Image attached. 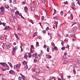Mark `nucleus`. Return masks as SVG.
Here are the masks:
<instances>
[{"mask_svg": "<svg viewBox=\"0 0 80 80\" xmlns=\"http://www.w3.org/2000/svg\"><path fill=\"white\" fill-rule=\"evenodd\" d=\"M75 5L74 3H73L72 4V7H75Z\"/></svg>", "mask_w": 80, "mask_h": 80, "instance_id": "603ef678", "label": "nucleus"}, {"mask_svg": "<svg viewBox=\"0 0 80 80\" xmlns=\"http://www.w3.org/2000/svg\"><path fill=\"white\" fill-rule=\"evenodd\" d=\"M10 45V43L9 42H7L6 43V47H8Z\"/></svg>", "mask_w": 80, "mask_h": 80, "instance_id": "4be33fe9", "label": "nucleus"}, {"mask_svg": "<svg viewBox=\"0 0 80 80\" xmlns=\"http://www.w3.org/2000/svg\"><path fill=\"white\" fill-rule=\"evenodd\" d=\"M37 60L36 59H35L34 60V62H35V63H37Z\"/></svg>", "mask_w": 80, "mask_h": 80, "instance_id": "c9c22d12", "label": "nucleus"}, {"mask_svg": "<svg viewBox=\"0 0 80 80\" xmlns=\"http://www.w3.org/2000/svg\"><path fill=\"white\" fill-rule=\"evenodd\" d=\"M1 11L0 12V14L1 15H4V11Z\"/></svg>", "mask_w": 80, "mask_h": 80, "instance_id": "ddd939ff", "label": "nucleus"}, {"mask_svg": "<svg viewBox=\"0 0 80 80\" xmlns=\"http://www.w3.org/2000/svg\"><path fill=\"white\" fill-rule=\"evenodd\" d=\"M73 72L75 74H76V71H75V69H74L73 70Z\"/></svg>", "mask_w": 80, "mask_h": 80, "instance_id": "de8ad7c7", "label": "nucleus"}, {"mask_svg": "<svg viewBox=\"0 0 80 80\" xmlns=\"http://www.w3.org/2000/svg\"><path fill=\"white\" fill-rule=\"evenodd\" d=\"M17 30L18 31H21V26H20V25H18V28L17 29Z\"/></svg>", "mask_w": 80, "mask_h": 80, "instance_id": "7ed1b4c3", "label": "nucleus"}, {"mask_svg": "<svg viewBox=\"0 0 80 80\" xmlns=\"http://www.w3.org/2000/svg\"><path fill=\"white\" fill-rule=\"evenodd\" d=\"M12 0H9V1H8V2H9V3H12Z\"/></svg>", "mask_w": 80, "mask_h": 80, "instance_id": "3c124183", "label": "nucleus"}, {"mask_svg": "<svg viewBox=\"0 0 80 80\" xmlns=\"http://www.w3.org/2000/svg\"><path fill=\"white\" fill-rule=\"evenodd\" d=\"M63 64H67L68 63V61L66 60H64L63 62Z\"/></svg>", "mask_w": 80, "mask_h": 80, "instance_id": "4468645a", "label": "nucleus"}, {"mask_svg": "<svg viewBox=\"0 0 80 80\" xmlns=\"http://www.w3.org/2000/svg\"><path fill=\"white\" fill-rule=\"evenodd\" d=\"M37 35V32H36L35 33L33 34V38H34L35 37H36Z\"/></svg>", "mask_w": 80, "mask_h": 80, "instance_id": "dca6fc26", "label": "nucleus"}, {"mask_svg": "<svg viewBox=\"0 0 80 80\" xmlns=\"http://www.w3.org/2000/svg\"><path fill=\"white\" fill-rule=\"evenodd\" d=\"M20 74L22 76V78H23V77H25V76H23V75L21 74V73H20Z\"/></svg>", "mask_w": 80, "mask_h": 80, "instance_id": "69168bd1", "label": "nucleus"}, {"mask_svg": "<svg viewBox=\"0 0 80 80\" xmlns=\"http://www.w3.org/2000/svg\"><path fill=\"white\" fill-rule=\"evenodd\" d=\"M62 50H65V47H62V48H61Z\"/></svg>", "mask_w": 80, "mask_h": 80, "instance_id": "f704fd0d", "label": "nucleus"}, {"mask_svg": "<svg viewBox=\"0 0 80 80\" xmlns=\"http://www.w3.org/2000/svg\"><path fill=\"white\" fill-rule=\"evenodd\" d=\"M71 18L73 19V15L72 14H71L70 15Z\"/></svg>", "mask_w": 80, "mask_h": 80, "instance_id": "c756f323", "label": "nucleus"}, {"mask_svg": "<svg viewBox=\"0 0 80 80\" xmlns=\"http://www.w3.org/2000/svg\"><path fill=\"white\" fill-rule=\"evenodd\" d=\"M30 22L32 23V24H33L34 23H33V21L32 20H30Z\"/></svg>", "mask_w": 80, "mask_h": 80, "instance_id": "79ce46f5", "label": "nucleus"}, {"mask_svg": "<svg viewBox=\"0 0 80 80\" xmlns=\"http://www.w3.org/2000/svg\"><path fill=\"white\" fill-rule=\"evenodd\" d=\"M36 45H37V46H38L39 45V43H38V42H36Z\"/></svg>", "mask_w": 80, "mask_h": 80, "instance_id": "052dcab7", "label": "nucleus"}, {"mask_svg": "<svg viewBox=\"0 0 80 80\" xmlns=\"http://www.w3.org/2000/svg\"><path fill=\"white\" fill-rule=\"evenodd\" d=\"M14 35L16 38H17V40H19V38H18V36H17V34L16 33H14Z\"/></svg>", "mask_w": 80, "mask_h": 80, "instance_id": "6ab92c4d", "label": "nucleus"}, {"mask_svg": "<svg viewBox=\"0 0 80 80\" xmlns=\"http://www.w3.org/2000/svg\"><path fill=\"white\" fill-rule=\"evenodd\" d=\"M0 64H1V65H2V66H3L4 67H5V65H7V64L4 62H1L0 63Z\"/></svg>", "mask_w": 80, "mask_h": 80, "instance_id": "f03ea898", "label": "nucleus"}, {"mask_svg": "<svg viewBox=\"0 0 80 80\" xmlns=\"http://www.w3.org/2000/svg\"><path fill=\"white\" fill-rule=\"evenodd\" d=\"M20 15V16H21V18H22L23 19H25V18H24V17H23V16H22V15L21 14H20V15Z\"/></svg>", "mask_w": 80, "mask_h": 80, "instance_id": "ea45409f", "label": "nucleus"}, {"mask_svg": "<svg viewBox=\"0 0 80 80\" xmlns=\"http://www.w3.org/2000/svg\"><path fill=\"white\" fill-rule=\"evenodd\" d=\"M40 71L38 69H37L36 71V73L37 75H38V74L40 73Z\"/></svg>", "mask_w": 80, "mask_h": 80, "instance_id": "f257e3e1", "label": "nucleus"}, {"mask_svg": "<svg viewBox=\"0 0 80 80\" xmlns=\"http://www.w3.org/2000/svg\"><path fill=\"white\" fill-rule=\"evenodd\" d=\"M63 58L64 59H66L67 58V57L65 56H64Z\"/></svg>", "mask_w": 80, "mask_h": 80, "instance_id": "37998d69", "label": "nucleus"}, {"mask_svg": "<svg viewBox=\"0 0 80 80\" xmlns=\"http://www.w3.org/2000/svg\"><path fill=\"white\" fill-rule=\"evenodd\" d=\"M31 48L32 49H33V48H34V46H33V45H31Z\"/></svg>", "mask_w": 80, "mask_h": 80, "instance_id": "72a5a7b5", "label": "nucleus"}, {"mask_svg": "<svg viewBox=\"0 0 80 80\" xmlns=\"http://www.w3.org/2000/svg\"><path fill=\"white\" fill-rule=\"evenodd\" d=\"M69 47H70V46H69V45H67V47H65V48H68L69 49Z\"/></svg>", "mask_w": 80, "mask_h": 80, "instance_id": "0e129e2a", "label": "nucleus"}, {"mask_svg": "<svg viewBox=\"0 0 80 80\" xmlns=\"http://www.w3.org/2000/svg\"><path fill=\"white\" fill-rule=\"evenodd\" d=\"M73 67H75V68L76 67H77V65H76V64H73Z\"/></svg>", "mask_w": 80, "mask_h": 80, "instance_id": "774afa93", "label": "nucleus"}, {"mask_svg": "<svg viewBox=\"0 0 80 80\" xmlns=\"http://www.w3.org/2000/svg\"><path fill=\"white\" fill-rule=\"evenodd\" d=\"M44 19H45V18L43 16H42V20H44Z\"/></svg>", "mask_w": 80, "mask_h": 80, "instance_id": "13d9d810", "label": "nucleus"}, {"mask_svg": "<svg viewBox=\"0 0 80 80\" xmlns=\"http://www.w3.org/2000/svg\"><path fill=\"white\" fill-rule=\"evenodd\" d=\"M9 73H10V74H13V73H15V72L13 70H11L9 71Z\"/></svg>", "mask_w": 80, "mask_h": 80, "instance_id": "6e6552de", "label": "nucleus"}, {"mask_svg": "<svg viewBox=\"0 0 80 80\" xmlns=\"http://www.w3.org/2000/svg\"><path fill=\"white\" fill-rule=\"evenodd\" d=\"M4 29L6 30H8V28H7V27H5L4 28Z\"/></svg>", "mask_w": 80, "mask_h": 80, "instance_id": "6e6d98bb", "label": "nucleus"}, {"mask_svg": "<svg viewBox=\"0 0 80 80\" xmlns=\"http://www.w3.org/2000/svg\"><path fill=\"white\" fill-rule=\"evenodd\" d=\"M13 4H16V3H17V1H14L13 2Z\"/></svg>", "mask_w": 80, "mask_h": 80, "instance_id": "a18cd8bd", "label": "nucleus"}, {"mask_svg": "<svg viewBox=\"0 0 80 80\" xmlns=\"http://www.w3.org/2000/svg\"><path fill=\"white\" fill-rule=\"evenodd\" d=\"M54 48L55 50H57V47L56 46L54 47Z\"/></svg>", "mask_w": 80, "mask_h": 80, "instance_id": "864d4df0", "label": "nucleus"}, {"mask_svg": "<svg viewBox=\"0 0 80 80\" xmlns=\"http://www.w3.org/2000/svg\"><path fill=\"white\" fill-rule=\"evenodd\" d=\"M64 41H65V42H68V39L66 38L64 40Z\"/></svg>", "mask_w": 80, "mask_h": 80, "instance_id": "49530a36", "label": "nucleus"}, {"mask_svg": "<svg viewBox=\"0 0 80 80\" xmlns=\"http://www.w3.org/2000/svg\"><path fill=\"white\" fill-rule=\"evenodd\" d=\"M42 33H47V32H46V31L43 30L42 31Z\"/></svg>", "mask_w": 80, "mask_h": 80, "instance_id": "c03bdc74", "label": "nucleus"}, {"mask_svg": "<svg viewBox=\"0 0 80 80\" xmlns=\"http://www.w3.org/2000/svg\"><path fill=\"white\" fill-rule=\"evenodd\" d=\"M54 24H55L56 25V28H57V27H58V26H57V25H58V21L55 22H54Z\"/></svg>", "mask_w": 80, "mask_h": 80, "instance_id": "f8f14e48", "label": "nucleus"}, {"mask_svg": "<svg viewBox=\"0 0 80 80\" xmlns=\"http://www.w3.org/2000/svg\"><path fill=\"white\" fill-rule=\"evenodd\" d=\"M6 68L8 70H9L10 69V67L8 66L7 64L6 65Z\"/></svg>", "mask_w": 80, "mask_h": 80, "instance_id": "bb28decb", "label": "nucleus"}, {"mask_svg": "<svg viewBox=\"0 0 80 80\" xmlns=\"http://www.w3.org/2000/svg\"><path fill=\"white\" fill-rule=\"evenodd\" d=\"M32 56L33 57H34L35 58H37V57H38V56H37V53L34 54L32 55Z\"/></svg>", "mask_w": 80, "mask_h": 80, "instance_id": "0eeeda50", "label": "nucleus"}, {"mask_svg": "<svg viewBox=\"0 0 80 80\" xmlns=\"http://www.w3.org/2000/svg\"><path fill=\"white\" fill-rule=\"evenodd\" d=\"M9 65H10V67H11V68H13V65H12V63H10Z\"/></svg>", "mask_w": 80, "mask_h": 80, "instance_id": "4c0bfd02", "label": "nucleus"}, {"mask_svg": "<svg viewBox=\"0 0 80 80\" xmlns=\"http://www.w3.org/2000/svg\"><path fill=\"white\" fill-rule=\"evenodd\" d=\"M24 58H25V59H27V58H28V56L27 55V54H25L24 55Z\"/></svg>", "mask_w": 80, "mask_h": 80, "instance_id": "2eb2a0df", "label": "nucleus"}, {"mask_svg": "<svg viewBox=\"0 0 80 80\" xmlns=\"http://www.w3.org/2000/svg\"><path fill=\"white\" fill-rule=\"evenodd\" d=\"M15 14H16V15H20V13H19V12L18 11H16V12H15Z\"/></svg>", "mask_w": 80, "mask_h": 80, "instance_id": "412c9836", "label": "nucleus"}, {"mask_svg": "<svg viewBox=\"0 0 80 80\" xmlns=\"http://www.w3.org/2000/svg\"><path fill=\"white\" fill-rule=\"evenodd\" d=\"M30 52L32 53H33V50H32V49H30Z\"/></svg>", "mask_w": 80, "mask_h": 80, "instance_id": "a19ab883", "label": "nucleus"}, {"mask_svg": "<svg viewBox=\"0 0 80 80\" xmlns=\"http://www.w3.org/2000/svg\"><path fill=\"white\" fill-rule=\"evenodd\" d=\"M57 12V11L55 9H54V13L53 14V15H54L56 14V12Z\"/></svg>", "mask_w": 80, "mask_h": 80, "instance_id": "a878e982", "label": "nucleus"}, {"mask_svg": "<svg viewBox=\"0 0 80 80\" xmlns=\"http://www.w3.org/2000/svg\"><path fill=\"white\" fill-rule=\"evenodd\" d=\"M0 9L1 10V11H5V9H4V7L3 6H1L0 8Z\"/></svg>", "mask_w": 80, "mask_h": 80, "instance_id": "9d476101", "label": "nucleus"}, {"mask_svg": "<svg viewBox=\"0 0 80 80\" xmlns=\"http://www.w3.org/2000/svg\"><path fill=\"white\" fill-rule=\"evenodd\" d=\"M58 18V17H57V16L53 17L54 19H55L56 20Z\"/></svg>", "mask_w": 80, "mask_h": 80, "instance_id": "e433bc0d", "label": "nucleus"}, {"mask_svg": "<svg viewBox=\"0 0 80 80\" xmlns=\"http://www.w3.org/2000/svg\"><path fill=\"white\" fill-rule=\"evenodd\" d=\"M61 15H63V11H62L61 12Z\"/></svg>", "mask_w": 80, "mask_h": 80, "instance_id": "58836bf2", "label": "nucleus"}, {"mask_svg": "<svg viewBox=\"0 0 80 80\" xmlns=\"http://www.w3.org/2000/svg\"><path fill=\"white\" fill-rule=\"evenodd\" d=\"M68 61L69 62H74V60L72 59H68Z\"/></svg>", "mask_w": 80, "mask_h": 80, "instance_id": "1a4fd4ad", "label": "nucleus"}, {"mask_svg": "<svg viewBox=\"0 0 80 80\" xmlns=\"http://www.w3.org/2000/svg\"><path fill=\"white\" fill-rule=\"evenodd\" d=\"M2 71H6L7 70V69H4V68H2Z\"/></svg>", "mask_w": 80, "mask_h": 80, "instance_id": "2f4dec72", "label": "nucleus"}, {"mask_svg": "<svg viewBox=\"0 0 80 80\" xmlns=\"http://www.w3.org/2000/svg\"><path fill=\"white\" fill-rule=\"evenodd\" d=\"M73 32L74 33H75L77 32V28H74L73 29Z\"/></svg>", "mask_w": 80, "mask_h": 80, "instance_id": "f3484780", "label": "nucleus"}, {"mask_svg": "<svg viewBox=\"0 0 80 80\" xmlns=\"http://www.w3.org/2000/svg\"><path fill=\"white\" fill-rule=\"evenodd\" d=\"M47 52H49L50 51V49L48 48H47Z\"/></svg>", "mask_w": 80, "mask_h": 80, "instance_id": "338daca9", "label": "nucleus"}, {"mask_svg": "<svg viewBox=\"0 0 80 80\" xmlns=\"http://www.w3.org/2000/svg\"><path fill=\"white\" fill-rule=\"evenodd\" d=\"M21 66V65L20 64H17L16 66V68L17 69H18L20 68Z\"/></svg>", "mask_w": 80, "mask_h": 80, "instance_id": "39448f33", "label": "nucleus"}, {"mask_svg": "<svg viewBox=\"0 0 80 80\" xmlns=\"http://www.w3.org/2000/svg\"><path fill=\"white\" fill-rule=\"evenodd\" d=\"M64 4L66 5V4H67V3H68V2H67V1H66V2H64Z\"/></svg>", "mask_w": 80, "mask_h": 80, "instance_id": "e2e57ef3", "label": "nucleus"}, {"mask_svg": "<svg viewBox=\"0 0 80 80\" xmlns=\"http://www.w3.org/2000/svg\"><path fill=\"white\" fill-rule=\"evenodd\" d=\"M41 1L42 3H45V0H41Z\"/></svg>", "mask_w": 80, "mask_h": 80, "instance_id": "bf43d9fd", "label": "nucleus"}, {"mask_svg": "<svg viewBox=\"0 0 80 80\" xmlns=\"http://www.w3.org/2000/svg\"><path fill=\"white\" fill-rule=\"evenodd\" d=\"M31 57H32V54H31L30 53H29L28 54V57L29 58H31Z\"/></svg>", "mask_w": 80, "mask_h": 80, "instance_id": "5701e85b", "label": "nucleus"}, {"mask_svg": "<svg viewBox=\"0 0 80 80\" xmlns=\"http://www.w3.org/2000/svg\"><path fill=\"white\" fill-rule=\"evenodd\" d=\"M18 48L17 47H15L13 48V50L15 51V50H16Z\"/></svg>", "mask_w": 80, "mask_h": 80, "instance_id": "c85d7f7f", "label": "nucleus"}, {"mask_svg": "<svg viewBox=\"0 0 80 80\" xmlns=\"http://www.w3.org/2000/svg\"><path fill=\"white\" fill-rule=\"evenodd\" d=\"M46 58H52V56L50 55L46 54Z\"/></svg>", "mask_w": 80, "mask_h": 80, "instance_id": "9b49d317", "label": "nucleus"}, {"mask_svg": "<svg viewBox=\"0 0 80 80\" xmlns=\"http://www.w3.org/2000/svg\"><path fill=\"white\" fill-rule=\"evenodd\" d=\"M55 44L54 43H53L52 44V47H55Z\"/></svg>", "mask_w": 80, "mask_h": 80, "instance_id": "680f3d73", "label": "nucleus"}, {"mask_svg": "<svg viewBox=\"0 0 80 80\" xmlns=\"http://www.w3.org/2000/svg\"><path fill=\"white\" fill-rule=\"evenodd\" d=\"M24 10H25V12H27L28 10V9L27 8V7L26 6L24 8Z\"/></svg>", "mask_w": 80, "mask_h": 80, "instance_id": "a211bd4d", "label": "nucleus"}, {"mask_svg": "<svg viewBox=\"0 0 80 80\" xmlns=\"http://www.w3.org/2000/svg\"><path fill=\"white\" fill-rule=\"evenodd\" d=\"M71 37H74V38H77V37H76V36H74V35L73 34H71Z\"/></svg>", "mask_w": 80, "mask_h": 80, "instance_id": "393cba45", "label": "nucleus"}, {"mask_svg": "<svg viewBox=\"0 0 80 80\" xmlns=\"http://www.w3.org/2000/svg\"><path fill=\"white\" fill-rule=\"evenodd\" d=\"M23 65H27V62L24 61L23 62Z\"/></svg>", "mask_w": 80, "mask_h": 80, "instance_id": "aec40b11", "label": "nucleus"}, {"mask_svg": "<svg viewBox=\"0 0 80 80\" xmlns=\"http://www.w3.org/2000/svg\"><path fill=\"white\" fill-rule=\"evenodd\" d=\"M5 8H9V6L8 5H6L5 6Z\"/></svg>", "mask_w": 80, "mask_h": 80, "instance_id": "473e14b6", "label": "nucleus"}, {"mask_svg": "<svg viewBox=\"0 0 80 80\" xmlns=\"http://www.w3.org/2000/svg\"><path fill=\"white\" fill-rule=\"evenodd\" d=\"M15 52H16V51L15 50H13V51L12 52V53L13 55H15Z\"/></svg>", "mask_w": 80, "mask_h": 80, "instance_id": "cd10ccee", "label": "nucleus"}, {"mask_svg": "<svg viewBox=\"0 0 80 80\" xmlns=\"http://www.w3.org/2000/svg\"><path fill=\"white\" fill-rule=\"evenodd\" d=\"M31 11H32V12L35 11V8H34V7H31Z\"/></svg>", "mask_w": 80, "mask_h": 80, "instance_id": "b1692460", "label": "nucleus"}, {"mask_svg": "<svg viewBox=\"0 0 80 80\" xmlns=\"http://www.w3.org/2000/svg\"><path fill=\"white\" fill-rule=\"evenodd\" d=\"M18 79L19 80H22V77H19L18 78Z\"/></svg>", "mask_w": 80, "mask_h": 80, "instance_id": "5fc2aeb1", "label": "nucleus"}, {"mask_svg": "<svg viewBox=\"0 0 80 80\" xmlns=\"http://www.w3.org/2000/svg\"><path fill=\"white\" fill-rule=\"evenodd\" d=\"M14 12H15V9H13L12 11V13H14Z\"/></svg>", "mask_w": 80, "mask_h": 80, "instance_id": "09e8293b", "label": "nucleus"}, {"mask_svg": "<svg viewBox=\"0 0 80 80\" xmlns=\"http://www.w3.org/2000/svg\"><path fill=\"white\" fill-rule=\"evenodd\" d=\"M75 62L78 64H80V61L77 59H75Z\"/></svg>", "mask_w": 80, "mask_h": 80, "instance_id": "20e7f679", "label": "nucleus"}, {"mask_svg": "<svg viewBox=\"0 0 80 80\" xmlns=\"http://www.w3.org/2000/svg\"><path fill=\"white\" fill-rule=\"evenodd\" d=\"M2 25H3V26H4V27H5V25H6V23H4V22H3L2 23Z\"/></svg>", "mask_w": 80, "mask_h": 80, "instance_id": "4d7b16f0", "label": "nucleus"}, {"mask_svg": "<svg viewBox=\"0 0 80 80\" xmlns=\"http://www.w3.org/2000/svg\"><path fill=\"white\" fill-rule=\"evenodd\" d=\"M4 47H5V44H3L2 45V48L4 50Z\"/></svg>", "mask_w": 80, "mask_h": 80, "instance_id": "7c9ffc66", "label": "nucleus"}, {"mask_svg": "<svg viewBox=\"0 0 80 80\" xmlns=\"http://www.w3.org/2000/svg\"><path fill=\"white\" fill-rule=\"evenodd\" d=\"M25 69L26 70V71H28V70H29V69H28V66L27 65H26V66L25 65Z\"/></svg>", "mask_w": 80, "mask_h": 80, "instance_id": "423d86ee", "label": "nucleus"}, {"mask_svg": "<svg viewBox=\"0 0 80 80\" xmlns=\"http://www.w3.org/2000/svg\"><path fill=\"white\" fill-rule=\"evenodd\" d=\"M49 29V27H47L46 29V31H48V30Z\"/></svg>", "mask_w": 80, "mask_h": 80, "instance_id": "8fccbe9b", "label": "nucleus"}]
</instances>
